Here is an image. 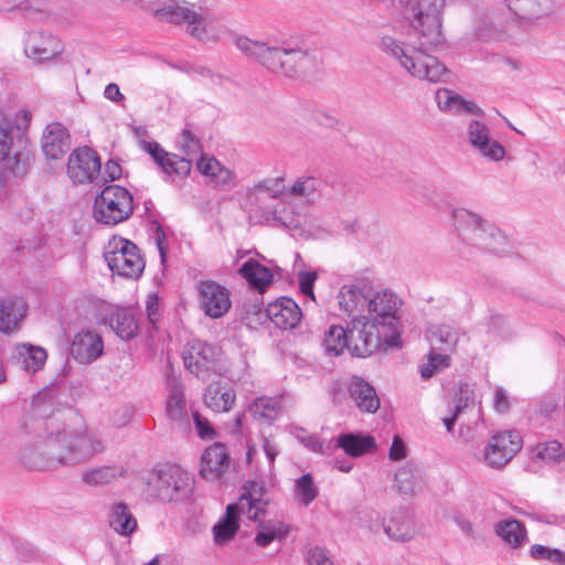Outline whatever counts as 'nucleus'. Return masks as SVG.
Listing matches in <instances>:
<instances>
[{
	"mask_svg": "<svg viewBox=\"0 0 565 565\" xmlns=\"http://www.w3.org/2000/svg\"><path fill=\"white\" fill-rule=\"evenodd\" d=\"M238 271L253 288L259 291H264L273 282V274L269 268L255 259L245 262Z\"/></svg>",
	"mask_w": 565,
	"mask_h": 565,
	"instance_id": "4c0bfd02",
	"label": "nucleus"
},
{
	"mask_svg": "<svg viewBox=\"0 0 565 565\" xmlns=\"http://www.w3.org/2000/svg\"><path fill=\"white\" fill-rule=\"evenodd\" d=\"M268 318L280 329H294L301 318V310L290 298L281 297L269 303L266 309Z\"/></svg>",
	"mask_w": 565,
	"mask_h": 565,
	"instance_id": "393cba45",
	"label": "nucleus"
},
{
	"mask_svg": "<svg viewBox=\"0 0 565 565\" xmlns=\"http://www.w3.org/2000/svg\"><path fill=\"white\" fill-rule=\"evenodd\" d=\"M146 311L149 321L154 324L159 317V302L157 296L151 295L147 298Z\"/></svg>",
	"mask_w": 565,
	"mask_h": 565,
	"instance_id": "774afa93",
	"label": "nucleus"
},
{
	"mask_svg": "<svg viewBox=\"0 0 565 565\" xmlns=\"http://www.w3.org/2000/svg\"><path fill=\"white\" fill-rule=\"evenodd\" d=\"M508 8L524 26L548 18L556 10L555 0H507Z\"/></svg>",
	"mask_w": 565,
	"mask_h": 565,
	"instance_id": "f3484780",
	"label": "nucleus"
},
{
	"mask_svg": "<svg viewBox=\"0 0 565 565\" xmlns=\"http://www.w3.org/2000/svg\"><path fill=\"white\" fill-rule=\"evenodd\" d=\"M12 132L8 122L0 121V164L17 174H23L31 164V146L24 138L14 141Z\"/></svg>",
	"mask_w": 565,
	"mask_h": 565,
	"instance_id": "9d476101",
	"label": "nucleus"
},
{
	"mask_svg": "<svg viewBox=\"0 0 565 565\" xmlns=\"http://www.w3.org/2000/svg\"><path fill=\"white\" fill-rule=\"evenodd\" d=\"M108 522L109 526L124 537L130 536L138 527L137 519L124 502H117L111 505Z\"/></svg>",
	"mask_w": 565,
	"mask_h": 565,
	"instance_id": "72a5a7b5",
	"label": "nucleus"
},
{
	"mask_svg": "<svg viewBox=\"0 0 565 565\" xmlns=\"http://www.w3.org/2000/svg\"><path fill=\"white\" fill-rule=\"evenodd\" d=\"M134 200L130 192L120 185L106 186L94 201V218L105 225H117L130 217Z\"/></svg>",
	"mask_w": 565,
	"mask_h": 565,
	"instance_id": "6e6552de",
	"label": "nucleus"
},
{
	"mask_svg": "<svg viewBox=\"0 0 565 565\" xmlns=\"http://www.w3.org/2000/svg\"><path fill=\"white\" fill-rule=\"evenodd\" d=\"M385 534L397 542H407L415 536L414 522L403 511L393 512L386 523H383Z\"/></svg>",
	"mask_w": 565,
	"mask_h": 565,
	"instance_id": "f704fd0d",
	"label": "nucleus"
},
{
	"mask_svg": "<svg viewBox=\"0 0 565 565\" xmlns=\"http://www.w3.org/2000/svg\"><path fill=\"white\" fill-rule=\"evenodd\" d=\"M179 145L186 156L185 158H191L201 151L200 141L188 129L182 131Z\"/></svg>",
	"mask_w": 565,
	"mask_h": 565,
	"instance_id": "4d7b16f0",
	"label": "nucleus"
},
{
	"mask_svg": "<svg viewBox=\"0 0 565 565\" xmlns=\"http://www.w3.org/2000/svg\"><path fill=\"white\" fill-rule=\"evenodd\" d=\"M105 450L99 434L90 430L58 431L44 440L30 439L15 452L18 461L31 470H44L53 463L75 466L85 462Z\"/></svg>",
	"mask_w": 565,
	"mask_h": 565,
	"instance_id": "f03ea898",
	"label": "nucleus"
},
{
	"mask_svg": "<svg viewBox=\"0 0 565 565\" xmlns=\"http://www.w3.org/2000/svg\"><path fill=\"white\" fill-rule=\"evenodd\" d=\"M406 447L399 436H395L390 449L388 457L391 460H401L406 457Z\"/></svg>",
	"mask_w": 565,
	"mask_h": 565,
	"instance_id": "0e129e2a",
	"label": "nucleus"
},
{
	"mask_svg": "<svg viewBox=\"0 0 565 565\" xmlns=\"http://www.w3.org/2000/svg\"><path fill=\"white\" fill-rule=\"evenodd\" d=\"M232 42L243 54L254 57L265 67L267 66L268 58L271 54L273 46L265 42L249 39L245 35L232 34Z\"/></svg>",
	"mask_w": 565,
	"mask_h": 565,
	"instance_id": "58836bf2",
	"label": "nucleus"
},
{
	"mask_svg": "<svg viewBox=\"0 0 565 565\" xmlns=\"http://www.w3.org/2000/svg\"><path fill=\"white\" fill-rule=\"evenodd\" d=\"M102 162L97 153L88 147L74 150L67 161V174L75 184L97 182Z\"/></svg>",
	"mask_w": 565,
	"mask_h": 565,
	"instance_id": "2eb2a0df",
	"label": "nucleus"
},
{
	"mask_svg": "<svg viewBox=\"0 0 565 565\" xmlns=\"http://www.w3.org/2000/svg\"><path fill=\"white\" fill-rule=\"evenodd\" d=\"M249 412L255 419L270 424L281 413V401L278 397H258L250 404Z\"/></svg>",
	"mask_w": 565,
	"mask_h": 565,
	"instance_id": "79ce46f5",
	"label": "nucleus"
},
{
	"mask_svg": "<svg viewBox=\"0 0 565 565\" xmlns=\"http://www.w3.org/2000/svg\"><path fill=\"white\" fill-rule=\"evenodd\" d=\"M154 242L157 245V248L160 254L161 263L163 264L167 259L168 254V245L166 242V234L162 231L161 226L157 227L156 234H154Z\"/></svg>",
	"mask_w": 565,
	"mask_h": 565,
	"instance_id": "338daca9",
	"label": "nucleus"
},
{
	"mask_svg": "<svg viewBox=\"0 0 565 565\" xmlns=\"http://www.w3.org/2000/svg\"><path fill=\"white\" fill-rule=\"evenodd\" d=\"M318 64L317 50L306 45L273 46L266 68L286 76H299L310 72Z\"/></svg>",
	"mask_w": 565,
	"mask_h": 565,
	"instance_id": "0eeeda50",
	"label": "nucleus"
},
{
	"mask_svg": "<svg viewBox=\"0 0 565 565\" xmlns=\"http://www.w3.org/2000/svg\"><path fill=\"white\" fill-rule=\"evenodd\" d=\"M317 278L316 271H300L298 275L300 291L311 300H315L313 285Z\"/></svg>",
	"mask_w": 565,
	"mask_h": 565,
	"instance_id": "13d9d810",
	"label": "nucleus"
},
{
	"mask_svg": "<svg viewBox=\"0 0 565 565\" xmlns=\"http://www.w3.org/2000/svg\"><path fill=\"white\" fill-rule=\"evenodd\" d=\"M417 484V477L412 465H405L396 471L393 487L402 495H413Z\"/></svg>",
	"mask_w": 565,
	"mask_h": 565,
	"instance_id": "8fccbe9b",
	"label": "nucleus"
},
{
	"mask_svg": "<svg viewBox=\"0 0 565 565\" xmlns=\"http://www.w3.org/2000/svg\"><path fill=\"white\" fill-rule=\"evenodd\" d=\"M558 406V399L555 396H544L539 402V413L544 417H550Z\"/></svg>",
	"mask_w": 565,
	"mask_h": 565,
	"instance_id": "e2e57ef3",
	"label": "nucleus"
},
{
	"mask_svg": "<svg viewBox=\"0 0 565 565\" xmlns=\"http://www.w3.org/2000/svg\"><path fill=\"white\" fill-rule=\"evenodd\" d=\"M230 457L226 447L216 443L203 452L201 458V476L210 481L217 480L228 469Z\"/></svg>",
	"mask_w": 565,
	"mask_h": 565,
	"instance_id": "5701e85b",
	"label": "nucleus"
},
{
	"mask_svg": "<svg viewBox=\"0 0 565 565\" xmlns=\"http://www.w3.org/2000/svg\"><path fill=\"white\" fill-rule=\"evenodd\" d=\"M301 444L305 445L308 449L312 450L317 454H326V447L323 445V441L316 435H305V436H298Z\"/></svg>",
	"mask_w": 565,
	"mask_h": 565,
	"instance_id": "680f3d73",
	"label": "nucleus"
},
{
	"mask_svg": "<svg viewBox=\"0 0 565 565\" xmlns=\"http://www.w3.org/2000/svg\"><path fill=\"white\" fill-rule=\"evenodd\" d=\"M321 185L320 179L312 175H301L290 186L286 188V196L312 202L318 196Z\"/></svg>",
	"mask_w": 565,
	"mask_h": 565,
	"instance_id": "37998d69",
	"label": "nucleus"
},
{
	"mask_svg": "<svg viewBox=\"0 0 565 565\" xmlns=\"http://www.w3.org/2000/svg\"><path fill=\"white\" fill-rule=\"evenodd\" d=\"M374 327H363L352 319L349 329L331 326L324 334L323 347L328 354L340 355L348 349L353 356L366 358L379 349V338Z\"/></svg>",
	"mask_w": 565,
	"mask_h": 565,
	"instance_id": "20e7f679",
	"label": "nucleus"
},
{
	"mask_svg": "<svg viewBox=\"0 0 565 565\" xmlns=\"http://www.w3.org/2000/svg\"><path fill=\"white\" fill-rule=\"evenodd\" d=\"M307 563L309 565H334L329 557L328 552L319 546L309 548L307 553Z\"/></svg>",
	"mask_w": 565,
	"mask_h": 565,
	"instance_id": "bf43d9fd",
	"label": "nucleus"
},
{
	"mask_svg": "<svg viewBox=\"0 0 565 565\" xmlns=\"http://www.w3.org/2000/svg\"><path fill=\"white\" fill-rule=\"evenodd\" d=\"M319 489L315 484L310 473L302 475L295 481V499L302 505L308 507L316 500Z\"/></svg>",
	"mask_w": 565,
	"mask_h": 565,
	"instance_id": "09e8293b",
	"label": "nucleus"
},
{
	"mask_svg": "<svg viewBox=\"0 0 565 565\" xmlns=\"http://www.w3.org/2000/svg\"><path fill=\"white\" fill-rule=\"evenodd\" d=\"M199 171L207 179V183L223 191L236 186L235 173L215 158L202 157L198 162Z\"/></svg>",
	"mask_w": 565,
	"mask_h": 565,
	"instance_id": "4be33fe9",
	"label": "nucleus"
},
{
	"mask_svg": "<svg viewBox=\"0 0 565 565\" xmlns=\"http://www.w3.org/2000/svg\"><path fill=\"white\" fill-rule=\"evenodd\" d=\"M193 420L198 435L203 439H212L215 435L214 429L210 425L209 420L202 417L198 412L193 413Z\"/></svg>",
	"mask_w": 565,
	"mask_h": 565,
	"instance_id": "052dcab7",
	"label": "nucleus"
},
{
	"mask_svg": "<svg viewBox=\"0 0 565 565\" xmlns=\"http://www.w3.org/2000/svg\"><path fill=\"white\" fill-rule=\"evenodd\" d=\"M42 151L47 159H61L71 147L67 129L61 122L49 124L41 139Z\"/></svg>",
	"mask_w": 565,
	"mask_h": 565,
	"instance_id": "aec40b11",
	"label": "nucleus"
},
{
	"mask_svg": "<svg viewBox=\"0 0 565 565\" xmlns=\"http://www.w3.org/2000/svg\"><path fill=\"white\" fill-rule=\"evenodd\" d=\"M428 340L433 351L448 354L457 344L458 333L449 326L433 327Z\"/></svg>",
	"mask_w": 565,
	"mask_h": 565,
	"instance_id": "49530a36",
	"label": "nucleus"
},
{
	"mask_svg": "<svg viewBox=\"0 0 565 565\" xmlns=\"http://www.w3.org/2000/svg\"><path fill=\"white\" fill-rule=\"evenodd\" d=\"M257 525L255 544L259 547H266L275 540H282L288 534V527L280 521L269 520L264 522L262 519Z\"/></svg>",
	"mask_w": 565,
	"mask_h": 565,
	"instance_id": "a18cd8bd",
	"label": "nucleus"
},
{
	"mask_svg": "<svg viewBox=\"0 0 565 565\" xmlns=\"http://www.w3.org/2000/svg\"><path fill=\"white\" fill-rule=\"evenodd\" d=\"M188 33L202 42H218L226 33L224 17L210 11V8L195 13L185 11Z\"/></svg>",
	"mask_w": 565,
	"mask_h": 565,
	"instance_id": "4468645a",
	"label": "nucleus"
},
{
	"mask_svg": "<svg viewBox=\"0 0 565 565\" xmlns=\"http://www.w3.org/2000/svg\"><path fill=\"white\" fill-rule=\"evenodd\" d=\"M242 514L236 504H228L225 515L213 526L215 543L218 545L231 541L238 530L237 516Z\"/></svg>",
	"mask_w": 565,
	"mask_h": 565,
	"instance_id": "e433bc0d",
	"label": "nucleus"
},
{
	"mask_svg": "<svg viewBox=\"0 0 565 565\" xmlns=\"http://www.w3.org/2000/svg\"><path fill=\"white\" fill-rule=\"evenodd\" d=\"M235 399V391L221 382L211 383L204 394V404L216 413L231 411Z\"/></svg>",
	"mask_w": 565,
	"mask_h": 565,
	"instance_id": "473e14b6",
	"label": "nucleus"
},
{
	"mask_svg": "<svg viewBox=\"0 0 565 565\" xmlns=\"http://www.w3.org/2000/svg\"><path fill=\"white\" fill-rule=\"evenodd\" d=\"M166 413L170 420L179 425L188 422V403L184 386L175 376L168 379Z\"/></svg>",
	"mask_w": 565,
	"mask_h": 565,
	"instance_id": "bb28decb",
	"label": "nucleus"
},
{
	"mask_svg": "<svg viewBox=\"0 0 565 565\" xmlns=\"http://www.w3.org/2000/svg\"><path fill=\"white\" fill-rule=\"evenodd\" d=\"M142 149L149 153L171 183L180 185V181L189 175L192 168L191 158L168 152L157 141H143Z\"/></svg>",
	"mask_w": 565,
	"mask_h": 565,
	"instance_id": "ddd939ff",
	"label": "nucleus"
},
{
	"mask_svg": "<svg viewBox=\"0 0 565 565\" xmlns=\"http://www.w3.org/2000/svg\"><path fill=\"white\" fill-rule=\"evenodd\" d=\"M199 289L200 306L206 316L215 319L230 310V292L225 287L214 281H202Z\"/></svg>",
	"mask_w": 565,
	"mask_h": 565,
	"instance_id": "6ab92c4d",
	"label": "nucleus"
},
{
	"mask_svg": "<svg viewBox=\"0 0 565 565\" xmlns=\"http://www.w3.org/2000/svg\"><path fill=\"white\" fill-rule=\"evenodd\" d=\"M530 554L535 559H548L555 564H565V553L558 548L535 544L532 545Z\"/></svg>",
	"mask_w": 565,
	"mask_h": 565,
	"instance_id": "864d4df0",
	"label": "nucleus"
},
{
	"mask_svg": "<svg viewBox=\"0 0 565 565\" xmlns=\"http://www.w3.org/2000/svg\"><path fill=\"white\" fill-rule=\"evenodd\" d=\"M401 300L392 292H379L373 298L367 299L365 316L355 317L363 327H374L379 338V348L382 342L388 343V339L397 332V311Z\"/></svg>",
	"mask_w": 565,
	"mask_h": 565,
	"instance_id": "423d86ee",
	"label": "nucleus"
},
{
	"mask_svg": "<svg viewBox=\"0 0 565 565\" xmlns=\"http://www.w3.org/2000/svg\"><path fill=\"white\" fill-rule=\"evenodd\" d=\"M269 500L264 498V487L257 482H248L244 488V493L241 494L239 500L235 503L252 521H259L265 516L266 508Z\"/></svg>",
	"mask_w": 565,
	"mask_h": 565,
	"instance_id": "412c9836",
	"label": "nucleus"
},
{
	"mask_svg": "<svg viewBox=\"0 0 565 565\" xmlns=\"http://www.w3.org/2000/svg\"><path fill=\"white\" fill-rule=\"evenodd\" d=\"M495 534L511 548L522 546L526 540V529L518 520H502L494 526Z\"/></svg>",
	"mask_w": 565,
	"mask_h": 565,
	"instance_id": "ea45409f",
	"label": "nucleus"
},
{
	"mask_svg": "<svg viewBox=\"0 0 565 565\" xmlns=\"http://www.w3.org/2000/svg\"><path fill=\"white\" fill-rule=\"evenodd\" d=\"M437 360H440L441 366L449 365V354L430 350L428 354V362L420 369V375L423 379H429L438 371V365L436 364Z\"/></svg>",
	"mask_w": 565,
	"mask_h": 565,
	"instance_id": "6e6d98bb",
	"label": "nucleus"
},
{
	"mask_svg": "<svg viewBox=\"0 0 565 565\" xmlns=\"http://www.w3.org/2000/svg\"><path fill=\"white\" fill-rule=\"evenodd\" d=\"M222 350L202 341H193L183 353L185 367L195 376L205 379L211 373L221 374L224 367Z\"/></svg>",
	"mask_w": 565,
	"mask_h": 565,
	"instance_id": "9b49d317",
	"label": "nucleus"
},
{
	"mask_svg": "<svg viewBox=\"0 0 565 565\" xmlns=\"http://www.w3.org/2000/svg\"><path fill=\"white\" fill-rule=\"evenodd\" d=\"M126 473L122 466H100L87 469L82 473V481L88 486L97 487L108 484Z\"/></svg>",
	"mask_w": 565,
	"mask_h": 565,
	"instance_id": "a19ab883",
	"label": "nucleus"
},
{
	"mask_svg": "<svg viewBox=\"0 0 565 565\" xmlns=\"http://www.w3.org/2000/svg\"><path fill=\"white\" fill-rule=\"evenodd\" d=\"M46 359L47 354L43 348L26 343L17 345L12 352L13 363L29 373H35L41 370Z\"/></svg>",
	"mask_w": 565,
	"mask_h": 565,
	"instance_id": "7c9ffc66",
	"label": "nucleus"
},
{
	"mask_svg": "<svg viewBox=\"0 0 565 565\" xmlns=\"http://www.w3.org/2000/svg\"><path fill=\"white\" fill-rule=\"evenodd\" d=\"M467 138L473 151L488 162H500L507 154L505 148L491 137L489 127L480 120L468 122Z\"/></svg>",
	"mask_w": 565,
	"mask_h": 565,
	"instance_id": "dca6fc26",
	"label": "nucleus"
},
{
	"mask_svg": "<svg viewBox=\"0 0 565 565\" xmlns=\"http://www.w3.org/2000/svg\"><path fill=\"white\" fill-rule=\"evenodd\" d=\"M475 398L476 394L473 387L467 383L460 384L454 395V411L459 414L463 413L467 408L475 405Z\"/></svg>",
	"mask_w": 565,
	"mask_h": 565,
	"instance_id": "603ef678",
	"label": "nucleus"
},
{
	"mask_svg": "<svg viewBox=\"0 0 565 565\" xmlns=\"http://www.w3.org/2000/svg\"><path fill=\"white\" fill-rule=\"evenodd\" d=\"M350 398L362 413L374 414L380 407L375 388L360 376H352L348 386Z\"/></svg>",
	"mask_w": 565,
	"mask_h": 565,
	"instance_id": "a878e982",
	"label": "nucleus"
},
{
	"mask_svg": "<svg viewBox=\"0 0 565 565\" xmlns=\"http://www.w3.org/2000/svg\"><path fill=\"white\" fill-rule=\"evenodd\" d=\"M175 4L163 6L154 11V15L166 22L182 24L186 22L185 11H194L195 13L210 8L212 0H173Z\"/></svg>",
	"mask_w": 565,
	"mask_h": 565,
	"instance_id": "cd10ccee",
	"label": "nucleus"
},
{
	"mask_svg": "<svg viewBox=\"0 0 565 565\" xmlns=\"http://www.w3.org/2000/svg\"><path fill=\"white\" fill-rule=\"evenodd\" d=\"M335 447L341 448L350 457H361L365 454L373 452L376 448L375 440L372 436L345 433L334 438Z\"/></svg>",
	"mask_w": 565,
	"mask_h": 565,
	"instance_id": "2f4dec72",
	"label": "nucleus"
},
{
	"mask_svg": "<svg viewBox=\"0 0 565 565\" xmlns=\"http://www.w3.org/2000/svg\"><path fill=\"white\" fill-rule=\"evenodd\" d=\"M149 495L164 501L186 498L192 491L191 476L177 465H159L146 476Z\"/></svg>",
	"mask_w": 565,
	"mask_h": 565,
	"instance_id": "39448f33",
	"label": "nucleus"
},
{
	"mask_svg": "<svg viewBox=\"0 0 565 565\" xmlns=\"http://www.w3.org/2000/svg\"><path fill=\"white\" fill-rule=\"evenodd\" d=\"M28 311L26 302L19 297L0 299V331L10 333L17 329L25 318Z\"/></svg>",
	"mask_w": 565,
	"mask_h": 565,
	"instance_id": "c85d7f7f",
	"label": "nucleus"
},
{
	"mask_svg": "<svg viewBox=\"0 0 565 565\" xmlns=\"http://www.w3.org/2000/svg\"><path fill=\"white\" fill-rule=\"evenodd\" d=\"M62 52L57 38L43 31L29 32L24 39V54L28 58L42 63L50 61Z\"/></svg>",
	"mask_w": 565,
	"mask_h": 565,
	"instance_id": "a211bd4d",
	"label": "nucleus"
},
{
	"mask_svg": "<svg viewBox=\"0 0 565 565\" xmlns=\"http://www.w3.org/2000/svg\"><path fill=\"white\" fill-rule=\"evenodd\" d=\"M536 450L537 456L545 461H557L561 457H564L565 460V452L562 451V445L556 440L540 444Z\"/></svg>",
	"mask_w": 565,
	"mask_h": 565,
	"instance_id": "5fc2aeb1",
	"label": "nucleus"
},
{
	"mask_svg": "<svg viewBox=\"0 0 565 565\" xmlns=\"http://www.w3.org/2000/svg\"><path fill=\"white\" fill-rule=\"evenodd\" d=\"M355 524L371 533H377L381 525V516L372 508H362L355 512Z\"/></svg>",
	"mask_w": 565,
	"mask_h": 565,
	"instance_id": "3c124183",
	"label": "nucleus"
},
{
	"mask_svg": "<svg viewBox=\"0 0 565 565\" xmlns=\"http://www.w3.org/2000/svg\"><path fill=\"white\" fill-rule=\"evenodd\" d=\"M109 324L122 340L132 339L138 331V323L134 313L128 309H117L109 318Z\"/></svg>",
	"mask_w": 565,
	"mask_h": 565,
	"instance_id": "c03bdc74",
	"label": "nucleus"
},
{
	"mask_svg": "<svg viewBox=\"0 0 565 565\" xmlns=\"http://www.w3.org/2000/svg\"><path fill=\"white\" fill-rule=\"evenodd\" d=\"M522 448V437L515 430L493 435L479 460L492 469L503 468Z\"/></svg>",
	"mask_w": 565,
	"mask_h": 565,
	"instance_id": "f8f14e48",
	"label": "nucleus"
},
{
	"mask_svg": "<svg viewBox=\"0 0 565 565\" xmlns=\"http://www.w3.org/2000/svg\"><path fill=\"white\" fill-rule=\"evenodd\" d=\"M435 99L441 111H448L454 115H481L482 110L473 102L463 99L459 94L447 88H439L436 92Z\"/></svg>",
	"mask_w": 565,
	"mask_h": 565,
	"instance_id": "c756f323",
	"label": "nucleus"
},
{
	"mask_svg": "<svg viewBox=\"0 0 565 565\" xmlns=\"http://www.w3.org/2000/svg\"><path fill=\"white\" fill-rule=\"evenodd\" d=\"M263 450L268 459L270 466L274 465L277 455L279 454L278 445L268 437H264L262 441Z\"/></svg>",
	"mask_w": 565,
	"mask_h": 565,
	"instance_id": "69168bd1",
	"label": "nucleus"
},
{
	"mask_svg": "<svg viewBox=\"0 0 565 565\" xmlns=\"http://www.w3.org/2000/svg\"><path fill=\"white\" fill-rule=\"evenodd\" d=\"M452 224L458 241L466 247L497 255L510 252L509 237L493 223L466 209L452 212Z\"/></svg>",
	"mask_w": 565,
	"mask_h": 565,
	"instance_id": "7ed1b4c3",
	"label": "nucleus"
},
{
	"mask_svg": "<svg viewBox=\"0 0 565 565\" xmlns=\"http://www.w3.org/2000/svg\"><path fill=\"white\" fill-rule=\"evenodd\" d=\"M338 303L342 311L349 316H363L364 308L367 305V298L363 290L356 286H343L338 294Z\"/></svg>",
	"mask_w": 565,
	"mask_h": 565,
	"instance_id": "c9c22d12",
	"label": "nucleus"
},
{
	"mask_svg": "<svg viewBox=\"0 0 565 565\" xmlns=\"http://www.w3.org/2000/svg\"><path fill=\"white\" fill-rule=\"evenodd\" d=\"M104 258L113 274L137 279L145 269V260L135 243L124 237H111L104 250Z\"/></svg>",
	"mask_w": 565,
	"mask_h": 565,
	"instance_id": "1a4fd4ad",
	"label": "nucleus"
},
{
	"mask_svg": "<svg viewBox=\"0 0 565 565\" xmlns=\"http://www.w3.org/2000/svg\"><path fill=\"white\" fill-rule=\"evenodd\" d=\"M282 181V178L262 180L249 188L248 193L256 200H260L262 194H267L271 199L286 196V186Z\"/></svg>",
	"mask_w": 565,
	"mask_h": 565,
	"instance_id": "de8ad7c7",
	"label": "nucleus"
},
{
	"mask_svg": "<svg viewBox=\"0 0 565 565\" xmlns=\"http://www.w3.org/2000/svg\"><path fill=\"white\" fill-rule=\"evenodd\" d=\"M104 350V343L95 332L85 331L77 333L73 340L71 353L82 364H89L97 360Z\"/></svg>",
	"mask_w": 565,
	"mask_h": 565,
	"instance_id": "b1692460",
	"label": "nucleus"
},
{
	"mask_svg": "<svg viewBox=\"0 0 565 565\" xmlns=\"http://www.w3.org/2000/svg\"><path fill=\"white\" fill-rule=\"evenodd\" d=\"M399 3L413 43L406 45L385 35L380 39L379 49L411 76L429 83L444 82L448 70L428 52L441 49L446 42L443 30L446 0H399Z\"/></svg>",
	"mask_w": 565,
	"mask_h": 565,
	"instance_id": "f257e3e1",
	"label": "nucleus"
}]
</instances>
